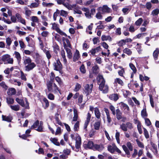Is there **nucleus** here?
Masks as SVG:
<instances>
[{
  "label": "nucleus",
  "mask_w": 159,
  "mask_h": 159,
  "mask_svg": "<svg viewBox=\"0 0 159 159\" xmlns=\"http://www.w3.org/2000/svg\"><path fill=\"white\" fill-rule=\"evenodd\" d=\"M23 63L25 66V70L27 71L32 70L36 66L34 62H32V60L30 57L25 59Z\"/></svg>",
  "instance_id": "f257e3e1"
},
{
  "label": "nucleus",
  "mask_w": 159,
  "mask_h": 159,
  "mask_svg": "<svg viewBox=\"0 0 159 159\" xmlns=\"http://www.w3.org/2000/svg\"><path fill=\"white\" fill-rule=\"evenodd\" d=\"M122 147L125 154L127 155V157H129L130 155L129 151H131L133 150V147L131 143L130 142H128L127 143L126 145H123Z\"/></svg>",
  "instance_id": "f03ea898"
},
{
  "label": "nucleus",
  "mask_w": 159,
  "mask_h": 159,
  "mask_svg": "<svg viewBox=\"0 0 159 159\" xmlns=\"http://www.w3.org/2000/svg\"><path fill=\"white\" fill-rule=\"evenodd\" d=\"M1 60L4 62V64H13V60L12 58H10V56L8 54H5L2 57Z\"/></svg>",
  "instance_id": "7ed1b4c3"
},
{
  "label": "nucleus",
  "mask_w": 159,
  "mask_h": 159,
  "mask_svg": "<svg viewBox=\"0 0 159 159\" xmlns=\"http://www.w3.org/2000/svg\"><path fill=\"white\" fill-rule=\"evenodd\" d=\"M53 65L54 67V70L59 71L60 72L62 69V66L59 59L57 60L56 63L55 62L53 63Z\"/></svg>",
  "instance_id": "20e7f679"
},
{
  "label": "nucleus",
  "mask_w": 159,
  "mask_h": 159,
  "mask_svg": "<svg viewBox=\"0 0 159 159\" xmlns=\"http://www.w3.org/2000/svg\"><path fill=\"white\" fill-rule=\"evenodd\" d=\"M93 86V85L92 84L90 85L87 84L86 85L84 90V92L86 94V96H88L92 93Z\"/></svg>",
  "instance_id": "39448f33"
},
{
  "label": "nucleus",
  "mask_w": 159,
  "mask_h": 159,
  "mask_svg": "<svg viewBox=\"0 0 159 159\" xmlns=\"http://www.w3.org/2000/svg\"><path fill=\"white\" fill-rule=\"evenodd\" d=\"M77 136L76 137L75 147L76 149H78V150L76 151L78 152L79 151V149L81 148V138L78 134H77Z\"/></svg>",
  "instance_id": "423d86ee"
},
{
  "label": "nucleus",
  "mask_w": 159,
  "mask_h": 159,
  "mask_svg": "<svg viewBox=\"0 0 159 159\" xmlns=\"http://www.w3.org/2000/svg\"><path fill=\"white\" fill-rule=\"evenodd\" d=\"M94 144L93 141H89L87 143L84 144L83 147L86 149L87 148L89 149H93L94 146Z\"/></svg>",
  "instance_id": "0eeeda50"
},
{
  "label": "nucleus",
  "mask_w": 159,
  "mask_h": 159,
  "mask_svg": "<svg viewBox=\"0 0 159 159\" xmlns=\"http://www.w3.org/2000/svg\"><path fill=\"white\" fill-rule=\"evenodd\" d=\"M91 117V114L89 112L87 115L86 119L85 121L84 125V129L87 130V126L89 123L90 121V119Z\"/></svg>",
  "instance_id": "6e6552de"
},
{
  "label": "nucleus",
  "mask_w": 159,
  "mask_h": 159,
  "mask_svg": "<svg viewBox=\"0 0 159 159\" xmlns=\"http://www.w3.org/2000/svg\"><path fill=\"white\" fill-rule=\"evenodd\" d=\"M16 19H17L18 22H20L22 24L25 25V20L22 17L21 15L19 13H16Z\"/></svg>",
  "instance_id": "1a4fd4ad"
},
{
  "label": "nucleus",
  "mask_w": 159,
  "mask_h": 159,
  "mask_svg": "<svg viewBox=\"0 0 159 159\" xmlns=\"http://www.w3.org/2000/svg\"><path fill=\"white\" fill-rule=\"evenodd\" d=\"M82 10L85 12L84 13V15L87 18H92V17L91 15L90 12L88 8L83 7L82 8Z\"/></svg>",
  "instance_id": "9d476101"
},
{
  "label": "nucleus",
  "mask_w": 159,
  "mask_h": 159,
  "mask_svg": "<svg viewBox=\"0 0 159 159\" xmlns=\"http://www.w3.org/2000/svg\"><path fill=\"white\" fill-rule=\"evenodd\" d=\"M104 147L103 145H98L97 144H94L93 148V150H97L99 151H102L103 148Z\"/></svg>",
  "instance_id": "9b49d317"
},
{
  "label": "nucleus",
  "mask_w": 159,
  "mask_h": 159,
  "mask_svg": "<svg viewBox=\"0 0 159 159\" xmlns=\"http://www.w3.org/2000/svg\"><path fill=\"white\" fill-rule=\"evenodd\" d=\"M80 57V54L79 51L76 49L73 58V61L75 62L78 61Z\"/></svg>",
  "instance_id": "f8f14e48"
},
{
  "label": "nucleus",
  "mask_w": 159,
  "mask_h": 159,
  "mask_svg": "<svg viewBox=\"0 0 159 159\" xmlns=\"http://www.w3.org/2000/svg\"><path fill=\"white\" fill-rule=\"evenodd\" d=\"M101 48L100 46H98L95 48H92L91 50L89 51V53L90 52L92 55L94 56L96 53L98 52Z\"/></svg>",
  "instance_id": "ddd939ff"
},
{
  "label": "nucleus",
  "mask_w": 159,
  "mask_h": 159,
  "mask_svg": "<svg viewBox=\"0 0 159 159\" xmlns=\"http://www.w3.org/2000/svg\"><path fill=\"white\" fill-rule=\"evenodd\" d=\"M53 82L48 81L47 82L46 85L49 92H53L52 84Z\"/></svg>",
  "instance_id": "4468645a"
},
{
  "label": "nucleus",
  "mask_w": 159,
  "mask_h": 159,
  "mask_svg": "<svg viewBox=\"0 0 159 159\" xmlns=\"http://www.w3.org/2000/svg\"><path fill=\"white\" fill-rule=\"evenodd\" d=\"M120 107L123 108L124 110H125V111L127 112H128L129 111V108L127 104L123 102H121L120 103Z\"/></svg>",
  "instance_id": "2eb2a0df"
},
{
  "label": "nucleus",
  "mask_w": 159,
  "mask_h": 159,
  "mask_svg": "<svg viewBox=\"0 0 159 159\" xmlns=\"http://www.w3.org/2000/svg\"><path fill=\"white\" fill-rule=\"evenodd\" d=\"M101 124V119L96 121L94 124V129L96 130H98Z\"/></svg>",
  "instance_id": "dca6fc26"
},
{
  "label": "nucleus",
  "mask_w": 159,
  "mask_h": 159,
  "mask_svg": "<svg viewBox=\"0 0 159 159\" xmlns=\"http://www.w3.org/2000/svg\"><path fill=\"white\" fill-rule=\"evenodd\" d=\"M16 91L14 88H11L8 89L7 94L9 96H11L16 94Z\"/></svg>",
  "instance_id": "f3484780"
},
{
  "label": "nucleus",
  "mask_w": 159,
  "mask_h": 159,
  "mask_svg": "<svg viewBox=\"0 0 159 159\" xmlns=\"http://www.w3.org/2000/svg\"><path fill=\"white\" fill-rule=\"evenodd\" d=\"M116 117L117 119L119 120L121 119L122 118V113L119 109H117L116 110Z\"/></svg>",
  "instance_id": "a211bd4d"
},
{
  "label": "nucleus",
  "mask_w": 159,
  "mask_h": 159,
  "mask_svg": "<svg viewBox=\"0 0 159 159\" xmlns=\"http://www.w3.org/2000/svg\"><path fill=\"white\" fill-rule=\"evenodd\" d=\"M109 98L110 99L113 100L115 101H117L119 99L118 95L117 93H114L110 95Z\"/></svg>",
  "instance_id": "6ab92c4d"
},
{
  "label": "nucleus",
  "mask_w": 159,
  "mask_h": 159,
  "mask_svg": "<svg viewBox=\"0 0 159 159\" xmlns=\"http://www.w3.org/2000/svg\"><path fill=\"white\" fill-rule=\"evenodd\" d=\"M94 113L96 117L98 119H100L101 116V113L100 112L99 109L97 107L95 108Z\"/></svg>",
  "instance_id": "aec40b11"
},
{
  "label": "nucleus",
  "mask_w": 159,
  "mask_h": 159,
  "mask_svg": "<svg viewBox=\"0 0 159 159\" xmlns=\"http://www.w3.org/2000/svg\"><path fill=\"white\" fill-rule=\"evenodd\" d=\"M59 114L57 113H56L55 115V120L56 121V123L59 125H60V126H63V125L61 122V121L59 118Z\"/></svg>",
  "instance_id": "412c9836"
},
{
  "label": "nucleus",
  "mask_w": 159,
  "mask_h": 159,
  "mask_svg": "<svg viewBox=\"0 0 159 159\" xmlns=\"http://www.w3.org/2000/svg\"><path fill=\"white\" fill-rule=\"evenodd\" d=\"M159 54V50L158 48H157L153 53V56L155 60L157 59Z\"/></svg>",
  "instance_id": "4be33fe9"
},
{
  "label": "nucleus",
  "mask_w": 159,
  "mask_h": 159,
  "mask_svg": "<svg viewBox=\"0 0 159 159\" xmlns=\"http://www.w3.org/2000/svg\"><path fill=\"white\" fill-rule=\"evenodd\" d=\"M16 101L21 106L24 107L25 106L24 101L23 99H20L18 98H16Z\"/></svg>",
  "instance_id": "5701e85b"
},
{
  "label": "nucleus",
  "mask_w": 159,
  "mask_h": 159,
  "mask_svg": "<svg viewBox=\"0 0 159 159\" xmlns=\"http://www.w3.org/2000/svg\"><path fill=\"white\" fill-rule=\"evenodd\" d=\"M2 118L3 120L5 121L9 122H11L12 120L11 117H10V116H6L3 115H2Z\"/></svg>",
  "instance_id": "b1692460"
},
{
  "label": "nucleus",
  "mask_w": 159,
  "mask_h": 159,
  "mask_svg": "<svg viewBox=\"0 0 159 159\" xmlns=\"http://www.w3.org/2000/svg\"><path fill=\"white\" fill-rule=\"evenodd\" d=\"M43 101L45 103V105L44 106V105H43V107L44 109H46L49 106V102L48 101L46 98H43Z\"/></svg>",
  "instance_id": "393cba45"
},
{
  "label": "nucleus",
  "mask_w": 159,
  "mask_h": 159,
  "mask_svg": "<svg viewBox=\"0 0 159 159\" xmlns=\"http://www.w3.org/2000/svg\"><path fill=\"white\" fill-rule=\"evenodd\" d=\"M119 67L121 68V70H119L118 71V75L121 76L123 77L124 78H125V77L124 76V74L125 73V70L124 68H123L122 66H120Z\"/></svg>",
  "instance_id": "a878e982"
},
{
  "label": "nucleus",
  "mask_w": 159,
  "mask_h": 159,
  "mask_svg": "<svg viewBox=\"0 0 159 159\" xmlns=\"http://www.w3.org/2000/svg\"><path fill=\"white\" fill-rule=\"evenodd\" d=\"M50 140L54 145L57 146L60 145V143L57 141L58 139L57 138H51Z\"/></svg>",
  "instance_id": "bb28decb"
},
{
  "label": "nucleus",
  "mask_w": 159,
  "mask_h": 159,
  "mask_svg": "<svg viewBox=\"0 0 159 159\" xmlns=\"http://www.w3.org/2000/svg\"><path fill=\"white\" fill-rule=\"evenodd\" d=\"M115 83H118L121 86H123L124 84L123 81L119 78H116L115 79Z\"/></svg>",
  "instance_id": "cd10ccee"
},
{
  "label": "nucleus",
  "mask_w": 159,
  "mask_h": 159,
  "mask_svg": "<svg viewBox=\"0 0 159 159\" xmlns=\"http://www.w3.org/2000/svg\"><path fill=\"white\" fill-rule=\"evenodd\" d=\"M124 53L127 54L128 56L131 55L132 54V52L131 50L128 48H125L123 50Z\"/></svg>",
  "instance_id": "c85d7f7f"
},
{
  "label": "nucleus",
  "mask_w": 159,
  "mask_h": 159,
  "mask_svg": "<svg viewBox=\"0 0 159 159\" xmlns=\"http://www.w3.org/2000/svg\"><path fill=\"white\" fill-rule=\"evenodd\" d=\"M77 111L76 110H74V117L72 120L74 121H77L78 118Z\"/></svg>",
  "instance_id": "c756f323"
},
{
  "label": "nucleus",
  "mask_w": 159,
  "mask_h": 159,
  "mask_svg": "<svg viewBox=\"0 0 159 159\" xmlns=\"http://www.w3.org/2000/svg\"><path fill=\"white\" fill-rule=\"evenodd\" d=\"M7 102L8 105L13 104L14 102V99L10 98H6Z\"/></svg>",
  "instance_id": "7c9ffc66"
},
{
  "label": "nucleus",
  "mask_w": 159,
  "mask_h": 159,
  "mask_svg": "<svg viewBox=\"0 0 159 159\" xmlns=\"http://www.w3.org/2000/svg\"><path fill=\"white\" fill-rule=\"evenodd\" d=\"M105 80H103V81H101V83L99 85V89L100 90L102 91L103 90V89L104 87L105 86Z\"/></svg>",
  "instance_id": "2f4dec72"
},
{
  "label": "nucleus",
  "mask_w": 159,
  "mask_h": 159,
  "mask_svg": "<svg viewBox=\"0 0 159 159\" xmlns=\"http://www.w3.org/2000/svg\"><path fill=\"white\" fill-rule=\"evenodd\" d=\"M52 29L53 30H56L57 32L58 30L60 29L59 27V25L56 24L55 23H54L52 24Z\"/></svg>",
  "instance_id": "473e14b6"
},
{
  "label": "nucleus",
  "mask_w": 159,
  "mask_h": 159,
  "mask_svg": "<svg viewBox=\"0 0 159 159\" xmlns=\"http://www.w3.org/2000/svg\"><path fill=\"white\" fill-rule=\"evenodd\" d=\"M80 122L77 121L74 125V129L75 131H77L79 129Z\"/></svg>",
  "instance_id": "72a5a7b5"
},
{
  "label": "nucleus",
  "mask_w": 159,
  "mask_h": 159,
  "mask_svg": "<svg viewBox=\"0 0 159 159\" xmlns=\"http://www.w3.org/2000/svg\"><path fill=\"white\" fill-rule=\"evenodd\" d=\"M10 107L11 109L15 111H18L20 109V106L18 105L14 106L11 105Z\"/></svg>",
  "instance_id": "f704fd0d"
},
{
  "label": "nucleus",
  "mask_w": 159,
  "mask_h": 159,
  "mask_svg": "<svg viewBox=\"0 0 159 159\" xmlns=\"http://www.w3.org/2000/svg\"><path fill=\"white\" fill-rule=\"evenodd\" d=\"M98 69L99 67L97 65H95L93 66L92 68L93 72L95 74H97L98 73Z\"/></svg>",
  "instance_id": "c9c22d12"
},
{
  "label": "nucleus",
  "mask_w": 159,
  "mask_h": 159,
  "mask_svg": "<svg viewBox=\"0 0 159 159\" xmlns=\"http://www.w3.org/2000/svg\"><path fill=\"white\" fill-rule=\"evenodd\" d=\"M53 92H54L55 93H57V92H59V93H60V90L57 87V85L55 83H53Z\"/></svg>",
  "instance_id": "e433bc0d"
},
{
  "label": "nucleus",
  "mask_w": 159,
  "mask_h": 159,
  "mask_svg": "<svg viewBox=\"0 0 159 159\" xmlns=\"http://www.w3.org/2000/svg\"><path fill=\"white\" fill-rule=\"evenodd\" d=\"M129 66L130 68L133 70L134 73H136L137 72V69L134 65L132 63L129 64Z\"/></svg>",
  "instance_id": "4c0bfd02"
},
{
  "label": "nucleus",
  "mask_w": 159,
  "mask_h": 159,
  "mask_svg": "<svg viewBox=\"0 0 159 159\" xmlns=\"http://www.w3.org/2000/svg\"><path fill=\"white\" fill-rule=\"evenodd\" d=\"M143 129L144 131V134L145 138L146 139H148L149 137V135L148 131L147 129L144 127L143 128Z\"/></svg>",
  "instance_id": "58836bf2"
},
{
  "label": "nucleus",
  "mask_w": 159,
  "mask_h": 159,
  "mask_svg": "<svg viewBox=\"0 0 159 159\" xmlns=\"http://www.w3.org/2000/svg\"><path fill=\"white\" fill-rule=\"evenodd\" d=\"M143 19L142 18H139L135 23L136 26L140 25L143 22Z\"/></svg>",
  "instance_id": "ea45409f"
},
{
  "label": "nucleus",
  "mask_w": 159,
  "mask_h": 159,
  "mask_svg": "<svg viewBox=\"0 0 159 159\" xmlns=\"http://www.w3.org/2000/svg\"><path fill=\"white\" fill-rule=\"evenodd\" d=\"M6 42L7 45L8 46L7 48L8 49H10V46L11 45L12 42L11 38L10 37L7 38L6 39Z\"/></svg>",
  "instance_id": "a19ab883"
},
{
  "label": "nucleus",
  "mask_w": 159,
  "mask_h": 159,
  "mask_svg": "<svg viewBox=\"0 0 159 159\" xmlns=\"http://www.w3.org/2000/svg\"><path fill=\"white\" fill-rule=\"evenodd\" d=\"M80 71L82 74H85L86 73V70L84 65L82 64L80 68Z\"/></svg>",
  "instance_id": "79ce46f5"
},
{
  "label": "nucleus",
  "mask_w": 159,
  "mask_h": 159,
  "mask_svg": "<svg viewBox=\"0 0 159 159\" xmlns=\"http://www.w3.org/2000/svg\"><path fill=\"white\" fill-rule=\"evenodd\" d=\"M108 151L112 153H114L115 152V146L113 147L111 145H109L108 146Z\"/></svg>",
  "instance_id": "37998d69"
},
{
  "label": "nucleus",
  "mask_w": 159,
  "mask_h": 159,
  "mask_svg": "<svg viewBox=\"0 0 159 159\" xmlns=\"http://www.w3.org/2000/svg\"><path fill=\"white\" fill-rule=\"evenodd\" d=\"M102 9L103 12L108 13L110 11V8L107 5H104Z\"/></svg>",
  "instance_id": "c03bdc74"
},
{
  "label": "nucleus",
  "mask_w": 159,
  "mask_h": 159,
  "mask_svg": "<svg viewBox=\"0 0 159 159\" xmlns=\"http://www.w3.org/2000/svg\"><path fill=\"white\" fill-rule=\"evenodd\" d=\"M60 50V49L58 45L57 44L55 45L53 47V51L56 54L58 53L57 51Z\"/></svg>",
  "instance_id": "a18cd8bd"
},
{
  "label": "nucleus",
  "mask_w": 159,
  "mask_h": 159,
  "mask_svg": "<svg viewBox=\"0 0 159 159\" xmlns=\"http://www.w3.org/2000/svg\"><path fill=\"white\" fill-rule=\"evenodd\" d=\"M55 75L53 72H51V75L50 76V80L49 81L53 82L54 80V79L55 78Z\"/></svg>",
  "instance_id": "49530a36"
},
{
  "label": "nucleus",
  "mask_w": 159,
  "mask_h": 159,
  "mask_svg": "<svg viewBox=\"0 0 159 159\" xmlns=\"http://www.w3.org/2000/svg\"><path fill=\"white\" fill-rule=\"evenodd\" d=\"M136 141L138 145V146L140 148H144V145L143 143L140 141L138 139H137Z\"/></svg>",
  "instance_id": "de8ad7c7"
},
{
  "label": "nucleus",
  "mask_w": 159,
  "mask_h": 159,
  "mask_svg": "<svg viewBox=\"0 0 159 159\" xmlns=\"http://www.w3.org/2000/svg\"><path fill=\"white\" fill-rule=\"evenodd\" d=\"M120 128L124 131H126L127 130V127L124 123H122L120 125Z\"/></svg>",
  "instance_id": "09e8293b"
},
{
  "label": "nucleus",
  "mask_w": 159,
  "mask_h": 159,
  "mask_svg": "<svg viewBox=\"0 0 159 159\" xmlns=\"http://www.w3.org/2000/svg\"><path fill=\"white\" fill-rule=\"evenodd\" d=\"M55 80L58 84L60 86L61 85L63 84V82L61 80V79L58 76H56L55 77Z\"/></svg>",
  "instance_id": "8fccbe9b"
},
{
  "label": "nucleus",
  "mask_w": 159,
  "mask_h": 159,
  "mask_svg": "<svg viewBox=\"0 0 159 159\" xmlns=\"http://www.w3.org/2000/svg\"><path fill=\"white\" fill-rule=\"evenodd\" d=\"M149 97L150 98V101L151 106L152 108H154V102L153 101V99L152 98V96L151 94H150L149 95Z\"/></svg>",
  "instance_id": "3c124183"
},
{
  "label": "nucleus",
  "mask_w": 159,
  "mask_h": 159,
  "mask_svg": "<svg viewBox=\"0 0 159 159\" xmlns=\"http://www.w3.org/2000/svg\"><path fill=\"white\" fill-rule=\"evenodd\" d=\"M15 57L17 58L18 61H20L21 59V57L20 53L16 51L15 52Z\"/></svg>",
  "instance_id": "603ef678"
},
{
  "label": "nucleus",
  "mask_w": 159,
  "mask_h": 159,
  "mask_svg": "<svg viewBox=\"0 0 159 159\" xmlns=\"http://www.w3.org/2000/svg\"><path fill=\"white\" fill-rule=\"evenodd\" d=\"M61 55L63 59L64 62L65 63L67 62V60L66 58V56L65 55V52L63 49L61 51Z\"/></svg>",
  "instance_id": "864d4df0"
},
{
  "label": "nucleus",
  "mask_w": 159,
  "mask_h": 159,
  "mask_svg": "<svg viewBox=\"0 0 159 159\" xmlns=\"http://www.w3.org/2000/svg\"><path fill=\"white\" fill-rule=\"evenodd\" d=\"M108 90L109 87L107 85H106L103 89V90L101 91H102V93H107L108 92Z\"/></svg>",
  "instance_id": "5fc2aeb1"
},
{
  "label": "nucleus",
  "mask_w": 159,
  "mask_h": 159,
  "mask_svg": "<svg viewBox=\"0 0 159 159\" xmlns=\"http://www.w3.org/2000/svg\"><path fill=\"white\" fill-rule=\"evenodd\" d=\"M39 120H37L33 124V125L31 127V129L32 128H36L38 126H39Z\"/></svg>",
  "instance_id": "6e6d98bb"
},
{
  "label": "nucleus",
  "mask_w": 159,
  "mask_h": 159,
  "mask_svg": "<svg viewBox=\"0 0 159 159\" xmlns=\"http://www.w3.org/2000/svg\"><path fill=\"white\" fill-rule=\"evenodd\" d=\"M118 45L120 47H122L126 44L124 39H121L117 43Z\"/></svg>",
  "instance_id": "4d7b16f0"
},
{
  "label": "nucleus",
  "mask_w": 159,
  "mask_h": 159,
  "mask_svg": "<svg viewBox=\"0 0 159 159\" xmlns=\"http://www.w3.org/2000/svg\"><path fill=\"white\" fill-rule=\"evenodd\" d=\"M141 115L142 117H147L148 116V114L147 113L146 108L143 109L141 112Z\"/></svg>",
  "instance_id": "13d9d810"
},
{
  "label": "nucleus",
  "mask_w": 159,
  "mask_h": 159,
  "mask_svg": "<svg viewBox=\"0 0 159 159\" xmlns=\"http://www.w3.org/2000/svg\"><path fill=\"white\" fill-rule=\"evenodd\" d=\"M63 46H64L65 49V50L66 51L67 54L68 53H70L71 52V50L70 49H69V48H68L67 47V46L65 42H63Z\"/></svg>",
  "instance_id": "bf43d9fd"
},
{
  "label": "nucleus",
  "mask_w": 159,
  "mask_h": 159,
  "mask_svg": "<svg viewBox=\"0 0 159 159\" xmlns=\"http://www.w3.org/2000/svg\"><path fill=\"white\" fill-rule=\"evenodd\" d=\"M137 127L139 133L140 134H141L142 133V130L141 128V124L140 122H139L137 125Z\"/></svg>",
  "instance_id": "052dcab7"
},
{
  "label": "nucleus",
  "mask_w": 159,
  "mask_h": 159,
  "mask_svg": "<svg viewBox=\"0 0 159 159\" xmlns=\"http://www.w3.org/2000/svg\"><path fill=\"white\" fill-rule=\"evenodd\" d=\"M159 13V9L157 8L153 10L152 12V14L153 16H156L158 15Z\"/></svg>",
  "instance_id": "680f3d73"
},
{
  "label": "nucleus",
  "mask_w": 159,
  "mask_h": 159,
  "mask_svg": "<svg viewBox=\"0 0 159 159\" xmlns=\"http://www.w3.org/2000/svg\"><path fill=\"white\" fill-rule=\"evenodd\" d=\"M81 85L79 83H77L75 86L74 91L75 92L79 91L80 89L81 88Z\"/></svg>",
  "instance_id": "e2e57ef3"
},
{
  "label": "nucleus",
  "mask_w": 159,
  "mask_h": 159,
  "mask_svg": "<svg viewBox=\"0 0 159 159\" xmlns=\"http://www.w3.org/2000/svg\"><path fill=\"white\" fill-rule=\"evenodd\" d=\"M109 108L111 111L112 114L113 115H115L116 114L115 109V107L112 105H111L109 107Z\"/></svg>",
  "instance_id": "0e129e2a"
},
{
  "label": "nucleus",
  "mask_w": 159,
  "mask_h": 159,
  "mask_svg": "<svg viewBox=\"0 0 159 159\" xmlns=\"http://www.w3.org/2000/svg\"><path fill=\"white\" fill-rule=\"evenodd\" d=\"M121 30L120 28L119 27L117 28L115 31L116 34L117 35H120L121 34Z\"/></svg>",
  "instance_id": "69168bd1"
},
{
  "label": "nucleus",
  "mask_w": 159,
  "mask_h": 159,
  "mask_svg": "<svg viewBox=\"0 0 159 159\" xmlns=\"http://www.w3.org/2000/svg\"><path fill=\"white\" fill-rule=\"evenodd\" d=\"M95 17L98 19H102V16L99 11L97 13Z\"/></svg>",
  "instance_id": "338daca9"
},
{
  "label": "nucleus",
  "mask_w": 159,
  "mask_h": 159,
  "mask_svg": "<svg viewBox=\"0 0 159 159\" xmlns=\"http://www.w3.org/2000/svg\"><path fill=\"white\" fill-rule=\"evenodd\" d=\"M60 15L66 17L68 13L67 11L63 10H61V11Z\"/></svg>",
  "instance_id": "774afa93"
}]
</instances>
